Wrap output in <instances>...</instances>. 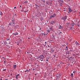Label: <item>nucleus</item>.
Instances as JSON below:
<instances>
[{"label": "nucleus", "instance_id": "1", "mask_svg": "<svg viewBox=\"0 0 80 80\" xmlns=\"http://www.w3.org/2000/svg\"><path fill=\"white\" fill-rule=\"evenodd\" d=\"M68 8V13H72V12H73V11L71 9L70 7L69 6V8Z\"/></svg>", "mask_w": 80, "mask_h": 80}, {"label": "nucleus", "instance_id": "2", "mask_svg": "<svg viewBox=\"0 0 80 80\" xmlns=\"http://www.w3.org/2000/svg\"><path fill=\"white\" fill-rule=\"evenodd\" d=\"M51 17H52V18H55L57 16V14L55 13H51Z\"/></svg>", "mask_w": 80, "mask_h": 80}, {"label": "nucleus", "instance_id": "3", "mask_svg": "<svg viewBox=\"0 0 80 80\" xmlns=\"http://www.w3.org/2000/svg\"><path fill=\"white\" fill-rule=\"evenodd\" d=\"M39 58H40V60H42V59H44L45 58V57L43 55H40L39 57H38Z\"/></svg>", "mask_w": 80, "mask_h": 80}, {"label": "nucleus", "instance_id": "4", "mask_svg": "<svg viewBox=\"0 0 80 80\" xmlns=\"http://www.w3.org/2000/svg\"><path fill=\"white\" fill-rule=\"evenodd\" d=\"M61 76H62L61 74L58 73L56 74V77H57V78H60V77H61Z\"/></svg>", "mask_w": 80, "mask_h": 80}, {"label": "nucleus", "instance_id": "5", "mask_svg": "<svg viewBox=\"0 0 80 80\" xmlns=\"http://www.w3.org/2000/svg\"><path fill=\"white\" fill-rule=\"evenodd\" d=\"M58 2L61 3L60 5L61 6H62L63 5V1L62 0H58Z\"/></svg>", "mask_w": 80, "mask_h": 80}, {"label": "nucleus", "instance_id": "6", "mask_svg": "<svg viewBox=\"0 0 80 80\" xmlns=\"http://www.w3.org/2000/svg\"><path fill=\"white\" fill-rule=\"evenodd\" d=\"M67 18V16H65V17H62L61 18L62 20H63V21L65 22V20Z\"/></svg>", "mask_w": 80, "mask_h": 80}, {"label": "nucleus", "instance_id": "7", "mask_svg": "<svg viewBox=\"0 0 80 80\" xmlns=\"http://www.w3.org/2000/svg\"><path fill=\"white\" fill-rule=\"evenodd\" d=\"M46 3L48 5H49L50 3V4H52V1H51V0H49L48 1H47Z\"/></svg>", "mask_w": 80, "mask_h": 80}, {"label": "nucleus", "instance_id": "8", "mask_svg": "<svg viewBox=\"0 0 80 80\" xmlns=\"http://www.w3.org/2000/svg\"><path fill=\"white\" fill-rule=\"evenodd\" d=\"M16 79L18 80V78H20V74H18L17 75H16Z\"/></svg>", "mask_w": 80, "mask_h": 80}, {"label": "nucleus", "instance_id": "9", "mask_svg": "<svg viewBox=\"0 0 80 80\" xmlns=\"http://www.w3.org/2000/svg\"><path fill=\"white\" fill-rule=\"evenodd\" d=\"M67 52L68 55H70L71 54H72V50H70L68 51Z\"/></svg>", "mask_w": 80, "mask_h": 80}, {"label": "nucleus", "instance_id": "10", "mask_svg": "<svg viewBox=\"0 0 80 80\" xmlns=\"http://www.w3.org/2000/svg\"><path fill=\"white\" fill-rule=\"evenodd\" d=\"M56 22L57 20H55L54 21L51 22L50 25H53V23H55V22Z\"/></svg>", "mask_w": 80, "mask_h": 80}, {"label": "nucleus", "instance_id": "11", "mask_svg": "<svg viewBox=\"0 0 80 80\" xmlns=\"http://www.w3.org/2000/svg\"><path fill=\"white\" fill-rule=\"evenodd\" d=\"M10 26H14L15 25V24H13L12 22L9 23Z\"/></svg>", "mask_w": 80, "mask_h": 80}, {"label": "nucleus", "instance_id": "12", "mask_svg": "<svg viewBox=\"0 0 80 80\" xmlns=\"http://www.w3.org/2000/svg\"><path fill=\"white\" fill-rule=\"evenodd\" d=\"M16 22V21L15 20V19H14L12 18V22L14 24L15 23V22Z\"/></svg>", "mask_w": 80, "mask_h": 80}, {"label": "nucleus", "instance_id": "13", "mask_svg": "<svg viewBox=\"0 0 80 80\" xmlns=\"http://www.w3.org/2000/svg\"><path fill=\"white\" fill-rule=\"evenodd\" d=\"M12 35H14L15 36H16V35H18V33L17 32H16V33H13Z\"/></svg>", "mask_w": 80, "mask_h": 80}, {"label": "nucleus", "instance_id": "14", "mask_svg": "<svg viewBox=\"0 0 80 80\" xmlns=\"http://www.w3.org/2000/svg\"><path fill=\"white\" fill-rule=\"evenodd\" d=\"M75 24L74 22H72L71 23V25L72 27H74V25H75Z\"/></svg>", "mask_w": 80, "mask_h": 80}, {"label": "nucleus", "instance_id": "15", "mask_svg": "<svg viewBox=\"0 0 80 80\" xmlns=\"http://www.w3.org/2000/svg\"><path fill=\"white\" fill-rule=\"evenodd\" d=\"M49 29L50 30V31H53V27H50L49 28Z\"/></svg>", "mask_w": 80, "mask_h": 80}, {"label": "nucleus", "instance_id": "16", "mask_svg": "<svg viewBox=\"0 0 80 80\" xmlns=\"http://www.w3.org/2000/svg\"><path fill=\"white\" fill-rule=\"evenodd\" d=\"M75 44L76 45H77V46H79V43H78V42H77V41H76L75 42Z\"/></svg>", "mask_w": 80, "mask_h": 80}, {"label": "nucleus", "instance_id": "17", "mask_svg": "<svg viewBox=\"0 0 80 80\" xmlns=\"http://www.w3.org/2000/svg\"><path fill=\"white\" fill-rule=\"evenodd\" d=\"M13 69L15 70V69H16V67H17V65H14L13 66Z\"/></svg>", "mask_w": 80, "mask_h": 80}, {"label": "nucleus", "instance_id": "18", "mask_svg": "<svg viewBox=\"0 0 80 80\" xmlns=\"http://www.w3.org/2000/svg\"><path fill=\"white\" fill-rule=\"evenodd\" d=\"M70 22H66V25H67L68 26V25H70Z\"/></svg>", "mask_w": 80, "mask_h": 80}, {"label": "nucleus", "instance_id": "19", "mask_svg": "<svg viewBox=\"0 0 80 80\" xmlns=\"http://www.w3.org/2000/svg\"><path fill=\"white\" fill-rule=\"evenodd\" d=\"M49 59H50V58H46V61H47V62H49Z\"/></svg>", "mask_w": 80, "mask_h": 80}, {"label": "nucleus", "instance_id": "20", "mask_svg": "<svg viewBox=\"0 0 80 80\" xmlns=\"http://www.w3.org/2000/svg\"><path fill=\"white\" fill-rule=\"evenodd\" d=\"M30 72V71L28 70V69H26V71H24V72H27V73H28Z\"/></svg>", "mask_w": 80, "mask_h": 80}, {"label": "nucleus", "instance_id": "21", "mask_svg": "<svg viewBox=\"0 0 80 80\" xmlns=\"http://www.w3.org/2000/svg\"><path fill=\"white\" fill-rule=\"evenodd\" d=\"M16 27L17 28H19L20 27H19V25H17L16 26Z\"/></svg>", "mask_w": 80, "mask_h": 80}, {"label": "nucleus", "instance_id": "22", "mask_svg": "<svg viewBox=\"0 0 80 80\" xmlns=\"http://www.w3.org/2000/svg\"><path fill=\"white\" fill-rule=\"evenodd\" d=\"M70 76L72 78H73V73H71Z\"/></svg>", "mask_w": 80, "mask_h": 80}, {"label": "nucleus", "instance_id": "23", "mask_svg": "<svg viewBox=\"0 0 80 80\" xmlns=\"http://www.w3.org/2000/svg\"><path fill=\"white\" fill-rule=\"evenodd\" d=\"M77 26H78V27H79L80 26V23H78L77 24Z\"/></svg>", "mask_w": 80, "mask_h": 80}, {"label": "nucleus", "instance_id": "24", "mask_svg": "<svg viewBox=\"0 0 80 80\" xmlns=\"http://www.w3.org/2000/svg\"><path fill=\"white\" fill-rule=\"evenodd\" d=\"M47 32L48 33H50V29H47Z\"/></svg>", "mask_w": 80, "mask_h": 80}, {"label": "nucleus", "instance_id": "25", "mask_svg": "<svg viewBox=\"0 0 80 80\" xmlns=\"http://www.w3.org/2000/svg\"><path fill=\"white\" fill-rule=\"evenodd\" d=\"M1 29H2L3 31H5V29H4V28L3 27H1Z\"/></svg>", "mask_w": 80, "mask_h": 80}, {"label": "nucleus", "instance_id": "26", "mask_svg": "<svg viewBox=\"0 0 80 80\" xmlns=\"http://www.w3.org/2000/svg\"><path fill=\"white\" fill-rule=\"evenodd\" d=\"M66 51H68V47H67H67H66Z\"/></svg>", "mask_w": 80, "mask_h": 80}, {"label": "nucleus", "instance_id": "27", "mask_svg": "<svg viewBox=\"0 0 80 80\" xmlns=\"http://www.w3.org/2000/svg\"><path fill=\"white\" fill-rule=\"evenodd\" d=\"M3 15V13H2V12L0 11V15Z\"/></svg>", "mask_w": 80, "mask_h": 80}, {"label": "nucleus", "instance_id": "28", "mask_svg": "<svg viewBox=\"0 0 80 80\" xmlns=\"http://www.w3.org/2000/svg\"><path fill=\"white\" fill-rule=\"evenodd\" d=\"M69 29L70 30H72L73 29V28H72V26H70L69 27Z\"/></svg>", "mask_w": 80, "mask_h": 80}, {"label": "nucleus", "instance_id": "29", "mask_svg": "<svg viewBox=\"0 0 80 80\" xmlns=\"http://www.w3.org/2000/svg\"><path fill=\"white\" fill-rule=\"evenodd\" d=\"M7 41H8V40H9V43H10V38H8L7 39Z\"/></svg>", "mask_w": 80, "mask_h": 80}, {"label": "nucleus", "instance_id": "30", "mask_svg": "<svg viewBox=\"0 0 80 80\" xmlns=\"http://www.w3.org/2000/svg\"><path fill=\"white\" fill-rule=\"evenodd\" d=\"M59 28V29H62V26L60 25Z\"/></svg>", "mask_w": 80, "mask_h": 80}, {"label": "nucleus", "instance_id": "31", "mask_svg": "<svg viewBox=\"0 0 80 80\" xmlns=\"http://www.w3.org/2000/svg\"><path fill=\"white\" fill-rule=\"evenodd\" d=\"M3 43L5 45H6V44H8V43H7V41L4 42Z\"/></svg>", "mask_w": 80, "mask_h": 80}, {"label": "nucleus", "instance_id": "32", "mask_svg": "<svg viewBox=\"0 0 80 80\" xmlns=\"http://www.w3.org/2000/svg\"><path fill=\"white\" fill-rule=\"evenodd\" d=\"M39 28H40L39 30H40L41 31H43V30H42V28H40V27H39Z\"/></svg>", "mask_w": 80, "mask_h": 80}, {"label": "nucleus", "instance_id": "33", "mask_svg": "<svg viewBox=\"0 0 80 80\" xmlns=\"http://www.w3.org/2000/svg\"><path fill=\"white\" fill-rule=\"evenodd\" d=\"M24 3H26V4H27L28 3V1H26L25 2H24Z\"/></svg>", "mask_w": 80, "mask_h": 80}, {"label": "nucleus", "instance_id": "34", "mask_svg": "<svg viewBox=\"0 0 80 80\" xmlns=\"http://www.w3.org/2000/svg\"><path fill=\"white\" fill-rule=\"evenodd\" d=\"M6 70H7V69H2V71H3V72H5V71H6Z\"/></svg>", "mask_w": 80, "mask_h": 80}, {"label": "nucleus", "instance_id": "35", "mask_svg": "<svg viewBox=\"0 0 80 80\" xmlns=\"http://www.w3.org/2000/svg\"><path fill=\"white\" fill-rule=\"evenodd\" d=\"M35 6H36L37 8H38V7H39V6H38V5H37V4H36L35 5Z\"/></svg>", "mask_w": 80, "mask_h": 80}, {"label": "nucleus", "instance_id": "36", "mask_svg": "<svg viewBox=\"0 0 80 80\" xmlns=\"http://www.w3.org/2000/svg\"><path fill=\"white\" fill-rule=\"evenodd\" d=\"M52 18H53V17H52V16L51 15H50V17L49 18V19H52Z\"/></svg>", "mask_w": 80, "mask_h": 80}, {"label": "nucleus", "instance_id": "37", "mask_svg": "<svg viewBox=\"0 0 80 80\" xmlns=\"http://www.w3.org/2000/svg\"><path fill=\"white\" fill-rule=\"evenodd\" d=\"M2 5L1 4V3H0V8H2Z\"/></svg>", "mask_w": 80, "mask_h": 80}, {"label": "nucleus", "instance_id": "38", "mask_svg": "<svg viewBox=\"0 0 80 80\" xmlns=\"http://www.w3.org/2000/svg\"><path fill=\"white\" fill-rule=\"evenodd\" d=\"M57 56V54H55V55H54V57H55V58H56V56Z\"/></svg>", "mask_w": 80, "mask_h": 80}, {"label": "nucleus", "instance_id": "39", "mask_svg": "<svg viewBox=\"0 0 80 80\" xmlns=\"http://www.w3.org/2000/svg\"><path fill=\"white\" fill-rule=\"evenodd\" d=\"M75 72H76V71H74L73 72V73H75Z\"/></svg>", "mask_w": 80, "mask_h": 80}, {"label": "nucleus", "instance_id": "40", "mask_svg": "<svg viewBox=\"0 0 80 80\" xmlns=\"http://www.w3.org/2000/svg\"><path fill=\"white\" fill-rule=\"evenodd\" d=\"M42 34H43V35H44L45 36V37H46V35L45 34V33H42Z\"/></svg>", "mask_w": 80, "mask_h": 80}, {"label": "nucleus", "instance_id": "41", "mask_svg": "<svg viewBox=\"0 0 80 80\" xmlns=\"http://www.w3.org/2000/svg\"><path fill=\"white\" fill-rule=\"evenodd\" d=\"M48 48H51V47H50L49 46V45H48Z\"/></svg>", "mask_w": 80, "mask_h": 80}, {"label": "nucleus", "instance_id": "42", "mask_svg": "<svg viewBox=\"0 0 80 80\" xmlns=\"http://www.w3.org/2000/svg\"><path fill=\"white\" fill-rule=\"evenodd\" d=\"M52 38H53V39H55V37L54 36H53L52 37Z\"/></svg>", "mask_w": 80, "mask_h": 80}, {"label": "nucleus", "instance_id": "43", "mask_svg": "<svg viewBox=\"0 0 80 80\" xmlns=\"http://www.w3.org/2000/svg\"><path fill=\"white\" fill-rule=\"evenodd\" d=\"M72 58H71V59H69V60H70V61H71V60H72Z\"/></svg>", "mask_w": 80, "mask_h": 80}, {"label": "nucleus", "instance_id": "44", "mask_svg": "<svg viewBox=\"0 0 80 80\" xmlns=\"http://www.w3.org/2000/svg\"><path fill=\"white\" fill-rule=\"evenodd\" d=\"M72 58V57H70V58H68L69 60H70V58Z\"/></svg>", "mask_w": 80, "mask_h": 80}, {"label": "nucleus", "instance_id": "45", "mask_svg": "<svg viewBox=\"0 0 80 80\" xmlns=\"http://www.w3.org/2000/svg\"><path fill=\"white\" fill-rule=\"evenodd\" d=\"M75 80H78V79H77V78H76V79H75Z\"/></svg>", "mask_w": 80, "mask_h": 80}, {"label": "nucleus", "instance_id": "46", "mask_svg": "<svg viewBox=\"0 0 80 80\" xmlns=\"http://www.w3.org/2000/svg\"><path fill=\"white\" fill-rule=\"evenodd\" d=\"M78 23H80V21L78 22Z\"/></svg>", "mask_w": 80, "mask_h": 80}, {"label": "nucleus", "instance_id": "47", "mask_svg": "<svg viewBox=\"0 0 80 80\" xmlns=\"http://www.w3.org/2000/svg\"><path fill=\"white\" fill-rule=\"evenodd\" d=\"M45 77H46V76H44L43 77V78H45Z\"/></svg>", "mask_w": 80, "mask_h": 80}, {"label": "nucleus", "instance_id": "48", "mask_svg": "<svg viewBox=\"0 0 80 80\" xmlns=\"http://www.w3.org/2000/svg\"><path fill=\"white\" fill-rule=\"evenodd\" d=\"M45 45H47V42H45Z\"/></svg>", "mask_w": 80, "mask_h": 80}, {"label": "nucleus", "instance_id": "49", "mask_svg": "<svg viewBox=\"0 0 80 80\" xmlns=\"http://www.w3.org/2000/svg\"><path fill=\"white\" fill-rule=\"evenodd\" d=\"M44 3H45V0H44L43 1Z\"/></svg>", "mask_w": 80, "mask_h": 80}, {"label": "nucleus", "instance_id": "50", "mask_svg": "<svg viewBox=\"0 0 80 80\" xmlns=\"http://www.w3.org/2000/svg\"><path fill=\"white\" fill-rule=\"evenodd\" d=\"M4 63H6V61H4Z\"/></svg>", "mask_w": 80, "mask_h": 80}, {"label": "nucleus", "instance_id": "51", "mask_svg": "<svg viewBox=\"0 0 80 80\" xmlns=\"http://www.w3.org/2000/svg\"><path fill=\"white\" fill-rule=\"evenodd\" d=\"M58 67H60V64H58Z\"/></svg>", "mask_w": 80, "mask_h": 80}, {"label": "nucleus", "instance_id": "52", "mask_svg": "<svg viewBox=\"0 0 80 80\" xmlns=\"http://www.w3.org/2000/svg\"><path fill=\"white\" fill-rule=\"evenodd\" d=\"M47 25V23H46L44 25Z\"/></svg>", "mask_w": 80, "mask_h": 80}, {"label": "nucleus", "instance_id": "53", "mask_svg": "<svg viewBox=\"0 0 80 80\" xmlns=\"http://www.w3.org/2000/svg\"><path fill=\"white\" fill-rule=\"evenodd\" d=\"M28 12V10H27V11H26V12Z\"/></svg>", "mask_w": 80, "mask_h": 80}, {"label": "nucleus", "instance_id": "54", "mask_svg": "<svg viewBox=\"0 0 80 80\" xmlns=\"http://www.w3.org/2000/svg\"><path fill=\"white\" fill-rule=\"evenodd\" d=\"M2 58L3 59H5V58H4V57H2Z\"/></svg>", "mask_w": 80, "mask_h": 80}, {"label": "nucleus", "instance_id": "55", "mask_svg": "<svg viewBox=\"0 0 80 80\" xmlns=\"http://www.w3.org/2000/svg\"><path fill=\"white\" fill-rule=\"evenodd\" d=\"M5 80H8V78L5 79Z\"/></svg>", "mask_w": 80, "mask_h": 80}, {"label": "nucleus", "instance_id": "56", "mask_svg": "<svg viewBox=\"0 0 80 80\" xmlns=\"http://www.w3.org/2000/svg\"><path fill=\"white\" fill-rule=\"evenodd\" d=\"M14 9H15V8H16V7H14Z\"/></svg>", "mask_w": 80, "mask_h": 80}, {"label": "nucleus", "instance_id": "57", "mask_svg": "<svg viewBox=\"0 0 80 80\" xmlns=\"http://www.w3.org/2000/svg\"><path fill=\"white\" fill-rule=\"evenodd\" d=\"M40 60H41V61H43V59H41Z\"/></svg>", "mask_w": 80, "mask_h": 80}, {"label": "nucleus", "instance_id": "58", "mask_svg": "<svg viewBox=\"0 0 80 80\" xmlns=\"http://www.w3.org/2000/svg\"><path fill=\"white\" fill-rule=\"evenodd\" d=\"M0 80H2V78H1L0 79Z\"/></svg>", "mask_w": 80, "mask_h": 80}, {"label": "nucleus", "instance_id": "59", "mask_svg": "<svg viewBox=\"0 0 80 80\" xmlns=\"http://www.w3.org/2000/svg\"><path fill=\"white\" fill-rule=\"evenodd\" d=\"M34 75L36 76V75H37V74H35Z\"/></svg>", "mask_w": 80, "mask_h": 80}, {"label": "nucleus", "instance_id": "60", "mask_svg": "<svg viewBox=\"0 0 80 80\" xmlns=\"http://www.w3.org/2000/svg\"><path fill=\"white\" fill-rule=\"evenodd\" d=\"M11 76H12V73H11Z\"/></svg>", "mask_w": 80, "mask_h": 80}, {"label": "nucleus", "instance_id": "61", "mask_svg": "<svg viewBox=\"0 0 80 80\" xmlns=\"http://www.w3.org/2000/svg\"><path fill=\"white\" fill-rule=\"evenodd\" d=\"M28 39H30V38H28Z\"/></svg>", "mask_w": 80, "mask_h": 80}, {"label": "nucleus", "instance_id": "62", "mask_svg": "<svg viewBox=\"0 0 80 80\" xmlns=\"http://www.w3.org/2000/svg\"><path fill=\"white\" fill-rule=\"evenodd\" d=\"M14 65H16V63H14Z\"/></svg>", "mask_w": 80, "mask_h": 80}, {"label": "nucleus", "instance_id": "63", "mask_svg": "<svg viewBox=\"0 0 80 80\" xmlns=\"http://www.w3.org/2000/svg\"><path fill=\"white\" fill-rule=\"evenodd\" d=\"M56 58H58V56H56Z\"/></svg>", "mask_w": 80, "mask_h": 80}, {"label": "nucleus", "instance_id": "64", "mask_svg": "<svg viewBox=\"0 0 80 80\" xmlns=\"http://www.w3.org/2000/svg\"><path fill=\"white\" fill-rule=\"evenodd\" d=\"M66 45H68V43L67 42Z\"/></svg>", "mask_w": 80, "mask_h": 80}]
</instances>
